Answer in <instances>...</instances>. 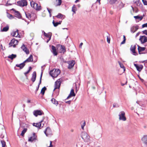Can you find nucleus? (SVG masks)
<instances>
[{"label":"nucleus","instance_id":"f257e3e1","mask_svg":"<svg viewBox=\"0 0 147 147\" xmlns=\"http://www.w3.org/2000/svg\"><path fill=\"white\" fill-rule=\"evenodd\" d=\"M60 73V71L59 69H54L50 71L49 74L53 78H56Z\"/></svg>","mask_w":147,"mask_h":147},{"label":"nucleus","instance_id":"f03ea898","mask_svg":"<svg viewBox=\"0 0 147 147\" xmlns=\"http://www.w3.org/2000/svg\"><path fill=\"white\" fill-rule=\"evenodd\" d=\"M81 136L84 142H88L90 141V137L87 133L82 132L81 134Z\"/></svg>","mask_w":147,"mask_h":147},{"label":"nucleus","instance_id":"7ed1b4c3","mask_svg":"<svg viewBox=\"0 0 147 147\" xmlns=\"http://www.w3.org/2000/svg\"><path fill=\"white\" fill-rule=\"evenodd\" d=\"M30 4L31 7L36 11H40L41 9V6H38V4L34 2L33 1L30 2Z\"/></svg>","mask_w":147,"mask_h":147},{"label":"nucleus","instance_id":"20e7f679","mask_svg":"<svg viewBox=\"0 0 147 147\" xmlns=\"http://www.w3.org/2000/svg\"><path fill=\"white\" fill-rule=\"evenodd\" d=\"M17 5L21 6L24 7L27 5V2L26 0H22L17 2Z\"/></svg>","mask_w":147,"mask_h":147},{"label":"nucleus","instance_id":"39448f33","mask_svg":"<svg viewBox=\"0 0 147 147\" xmlns=\"http://www.w3.org/2000/svg\"><path fill=\"white\" fill-rule=\"evenodd\" d=\"M125 113L124 111H122L120 112L119 116V120L125 121L126 119L125 116Z\"/></svg>","mask_w":147,"mask_h":147},{"label":"nucleus","instance_id":"423d86ee","mask_svg":"<svg viewBox=\"0 0 147 147\" xmlns=\"http://www.w3.org/2000/svg\"><path fill=\"white\" fill-rule=\"evenodd\" d=\"M44 133L47 136L52 135V132L51 128L49 127H47L44 131Z\"/></svg>","mask_w":147,"mask_h":147},{"label":"nucleus","instance_id":"0eeeda50","mask_svg":"<svg viewBox=\"0 0 147 147\" xmlns=\"http://www.w3.org/2000/svg\"><path fill=\"white\" fill-rule=\"evenodd\" d=\"M60 80L61 79H59L55 82V88L53 90V91H54L56 89H59L60 88L61 83Z\"/></svg>","mask_w":147,"mask_h":147},{"label":"nucleus","instance_id":"6e6552de","mask_svg":"<svg viewBox=\"0 0 147 147\" xmlns=\"http://www.w3.org/2000/svg\"><path fill=\"white\" fill-rule=\"evenodd\" d=\"M37 140V136L36 135L35 133H33L32 136L29 138L28 141L29 142H32L33 141L35 142Z\"/></svg>","mask_w":147,"mask_h":147},{"label":"nucleus","instance_id":"1a4fd4ad","mask_svg":"<svg viewBox=\"0 0 147 147\" xmlns=\"http://www.w3.org/2000/svg\"><path fill=\"white\" fill-rule=\"evenodd\" d=\"M139 40L142 44L144 43L147 42V37L145 35L141 36H140Z\"/></svg>","mask_w":147,"mask_h":147},{"label":"nucleus","instance_id":"9d476101","mask_svg":"<svg viewBox=\"0 0 147 147\" xmlns=\"http://www.w3.org/2000/svg\"><path fill=\"white\" fill-rule=\"evenodd\" d=\"M11 10L14 12V14L16 15V17L19 19L22 18V16L21 15L19 11L16 10L14 8H12Z\"/></svg>","mask_w":147,"mask_h":147},{"label":"nucleus","instance_id":"9b49d317","mask_svg":"<svg viewBox=\"0 0 147 147\" xmlns=\"http://www.w3.org/2000/svg\"><path fill=\"white\" fill-rule=\"evenodd\" d=\"M68 64L67 68L69 69H71L74 67V60L70 61H68L67 62H65Z\"/></svg>","mask_w":147,"mask_h":147},{"label":"nucleus","instance_id":"f8f14e48","mask_svg":"<svg viewBox=\"0 0 147 147\" xmlns=\"http://www.w3.org/2000/svg\"><path fill=\"white\" fill-rule=\"evenodd\" d=\"M138 47V52L139 54H145V53H142L141 52L142 51H144L146 49V48L145 47H141L139 46L138 45H137Z\"/></svg>","mask_w":147,"mask_h":147},{"label":"nucleus","instance_id":"ddd939ff","mask_svg":"<svg viewBox=\"0 0 147 147\" xmlns=\"http://www.w3.org/2000/svg\"><path fill=\"white\" fill-rule=\"evenodd\" d=\"M42 113H43L42 111L40 110H36L33 112L34 115L36 117H37L38 115H41Z\"/></svg>","mask_w":147,"mask_h":147},{"label":"nucleus","instance_id":"4468645a","mask_svg":"<svg viewBox=\"0 0 147 147\" xmlns=\"http://www.w3.org/2000/svg\"><path fill=\"white\" fill-rule=\"evenodd\" d=\"M136 45H135L134 46L131 45L130 48V51L132 52L133 54L135 55H138V53L136 52Z\"/></svg>","mask_w":147,"mask_h":147},{"label":"nucleus","instance_id":"2eb2a0df","mask_svg":"<svg viewBox=\"0 0 147 147\" xmlns=\"http://www.w3.org/2000/svg\"><path fill=\"white\" fill-rule=\"evenodd\" d=\"M138 27L139 26L138 25L135 26H132L130 29L131 32L133 33H134L138 29Z\"/></svg>","mask_w":147,"mask_h":147},{"label":"nucleus","instance_id":"dca6fc26","mask_svg":"<svg viewBox=\"0 0 147 147\" xmlns=\"http://www.w3.org/2000/svg\"><path fill=\"white\" fill-rule=\"evenodd\" d=\"M43 121V120L41 121L40 122L38 123H34L33 124V126L38 128L39 129H40V127L41 126L42 123Z\"/></svg>","mask_w":147,"mask_h":147},{"label":"nucleus","instance_id":"f3484780","mask_svg":"<svg viewBox=\"0 0 147 147\" xmlns=\"http://www.w3.org/2000/svg\"><path fill=\"white\" fill-rule=\"evenodd\" d=\"M21 48L22 50L24 51L26 54H28L29 53V52L28 50L27 49V47L25 46V45L23 44V45L21 47Z\"/></svg>","mask_w":147,"mask_h":147},{"label":"nucleus","instance_id":"a211bd4d","mask_svg":"<svg viewBox=\"0 0 147 147\" xmlns=\"http://www.w3.org/2000/svg\"><path fill=\"white\" fill-rule=\"evenodd\" d=\"M36 76V72L35 71H34L32 73V77L31 79V80L33 82H34L35 81Z\"/></svg>","mask_w":147,"mask_h":147},{"label":"nucleus","instance_id":"6ab92c4d","mask_svg":"<svg viewBox=\"0 0 147 147\" xmlns=\"http://www.w3.org/2000/svg\"><path fill=\"white\" fill-rule=\"evenodd\" d=\"M18 30H17L16 31L13 32L12 34H11V35L13 36L20 38V36L18 33Z\"/></svg>","mask_w":147,"mask_h":147},{"label":"nucleus","instance_id":"aec40b11","mask_svg":"<svg viewBox=\"0 0 147 147\" xmlns=\"http://www.w3.org/2000/svg\"><path fill=\"white\" fill-rule=\"evenodd\" d=\"M51 49L52 50V52L54 55L56 56L58 54V53L57 52L55 47L53 46L52 45L51 46Z\"/></svg>","mask_w":147,"mask_h":147},{"label":"nucleus","instance_id":"412c9836","mask_svg":"<svg viewBox=\"0 0 147 147\" xmlns=\"http://www.w3.org/2000/svg\"><path fill=\"white\" fill-rule=\"evenodd\" d=\"M141 140L143 143L147 146V135H144Z\"/></svg>","mask_w":147,"mask_h":147},{"label":"nucleus","instance_id":"4be33fe9","mask_svg":"<svg viewBox=\"0 0 147 147\" xmlns=\"http://www.w3.org/2000/svg\"><path fill=\"white\" fill-rule=\"evenodd\" d=\"M58 18H59L62 19H64L65 16L64 15L62 14L61 13H59L58 14L55 16Z\"/></svg>","mask_w":147,"mask_h":147},{"label":"nucleus","instance_id":"5701e85b","mask_svg":"<svg viewBox=\"0 0 147 147\" xmlns=\"http://www.w3.org/2000/svg\"><path fill=\"white\" fill-rule=\"evenodd\" d=\"M26 16V18L32 21V14L29 13H27L25 12Z\"/></svg>","mask_w":147,"mask_h":147},{"label":"nucleus","instance_id":"b1692460","mask_svg":"<svg viewBox=\"0 0 147 147\" xmlns=\"http://www.w3.org/2000/svg\"><path fill=\"white\" fill-rule=\"evenodd\" d=\"M66 51L65 47L63 45H61L60 53H64Z\"/></svg>","mask_w":147,"mask_h":147},{"label":"nucleus","instance_id":"393cba45","mask_svg":"<svg viewBox=\"0 0 147 147\" xmlns=\"http://www.w3.org/2000/svg\"><path fill=\"white\" fill-rule=\"evenodd\" d=\"M134 3H135L137 6L142 7V5L140 1V0H136V1H134Z\"/></svg>","mask_w":147,"mask_h":147},{"label":"nucleus","instance_id":"a878e982","mask_svg":"<svg viewBox=\"0 0 147 147\" xmlns=\"http://www.w3.org/2000/svg\"><path fill=\"white\" fill-rule=\"evenodd\" d=\"M80 82L79 81V82H77L75 83V91L76 93L77 92L78 90L79 89V86L80 85Z\"/></svg>","mask_w":147,"mask_h":147},{"label":"nucleus","instance_id":"bb28decb","mask_svg":"<svg viewBox=\"0 0 147 147\" xmlns=\"http://www.w3.org/2000/svg\"><path fill=\"white\" fill-rule=\"evenodd\" d=\"M74 96V89H72L71 90L69 96L67 97L66 99H68L69 98L72 96Z\"/></svg>","mask_w":147,"mask_h":147},{"label":"nucleus","instance_id":"cd10ccee","mask_svg":"<svg viewBox=\"0 0 147 147\" xmlns=\"http://www.w3.org/2000/svg\"><path fill=\"white\" fill-rule=\"evenodd\" d=\"M16 66L19 67L20 69H22L24 67V63H22L20 64H16Z\"/></svg>","mask_w":147,"mask_h":147},{"label":"nucleus","instance_id":"c85d7f7f","mask_svg":"<svg viewBox=\"0 0 147 147\" xmlns=\"http://www.w3.org/2000/svg\"><path fill=\"white\" fill-rule=\"evenodd\" d=\"M17 57V55L16 54H12L11 55H9L8 56V58L12 60L16 58Z\"/></svg>","mask_w":147,"mask_h":147},{"label":"nucleus","instance_id":"c756f323","mask_svg":"<svg viewBox=\"0 0 147 147\" xmlns=\"http://www.w3.org/2000/svg\"><path fill=\"white\" fill-rule=\"evenodd\" d=\"M52 35V33L51 32H49L47 34V36H46V37L49 38L48 40H47V43L49 41L51 40Z\"/></svg>","mask_w":147,"mask_h":147},{"label":"nucleus","instance_id":"7c9ffc66","mask_svg":"<svg viewBox=\"0 0 147 147\" xmlns=\"http://www.w3.org/2000/svg\"><path fill=\"white\" fill-rule=\"evenodd\" d=\"M26 60L27 62H32L33 61L32 55H30L29 57Z\"/></svg>","mask_w":147,"mask_h":147},{"label":"nucleus","instance_id":"2f4dec72","mask_svg":"<svg viewBox=\"0 0 147 147\" xmlns=\"http://www.w3.org/2000/svg\"><path fill=\"white\" fill-rule=\"evenodd\" d=\"M143 66L142 65H138L136 69L137 70L139 71H140L143 68Z\"/></svg>","mask_w":147,"mask_h":147},{"label":"nucleus","instance_id":"473e14b6","mask_svg":"<svg viewBox=\"0 0 147 147\" xmlns=\"http://www.w3.org/2000/svg\"><path fill=\"white\" fill-rule=\"evenodd\" d=\"M51 101L53 103L56 105L57 106L58 105V102L54 98H52Z\"/></svg>","mask_w":147,"mask_h":147},{"label":"nucleus","instance_id":"72a5a7b5","mask_svg":"<svg viewBox=\"0 0 147 147\" xmlns=\"http://www.w3.org/2000/svg\"><path fill=\"white\" fill-rule=\"evenodd\" d=\"M46 90V87L44 86L40 92V93H41L42 95H43L44 94L45 91Z\"/></svg>","mask_w":147,"mask_h":147},{"label":"nucleus","instance_id":"f704fd0d","mask_svg":"<svg viewBox=\"0 0 147 147\" xmlns=\"http://www.w3.org/2000/svg\"><path fill=\"white\" fill-rule=\"evenodd\" d=\"M29 69L28 70V71H27V72L24 73V74L25 76L27 78H28L27 74H28L29 73L30 71L32 69V67L31 66L29 67Z\"/></svg>","mask_w":147,"mask_h":147},{"label":"nucleus","instance_id":"c9c22d12","mask_svg":"<svg viewBox=\"0 0 147 147\" xmlns=\"http://www.w3.org/2000/svg\"><path fill=\"white\" fill-rule=\"evenodd\" d=\"M9 29V26L8 25L4 27L3 29L1 30L2 32H6Z\"/></svg>","mask_w":147,"mask_h":147},{"label":"nucleus","instance_id":"e433bc0d","mask_svg":"<svg viewBox=\"0 0 147 147\" xmlns=\"http://www.w3.org/2000/svg\"><path fill=\"white\" fill-rule=\"evenodd\" d=\"M118 62L119 65H120V67L121 68L123 69V71H125V69L123 65L120 61H118Z\"/></svg>","mask_w":147,"mask_h":147},{"label":"nucleus","instance_id":"4c0bfd02","mask_svg":"<svg viewBox=\"0 0 147 147\" xmlns=\"http://www.w3.org/2000/svg\"><path fill=\"white\" fill-rule=\"evenodd\" d=\"M27 129L26 128H24L23 131H22V133L21 134V135L22 136H24L25 133L27 131Z\"/></svg>","mask_w":147,"mask_h":147},{"label":"nucleus","instance_id":"58836bf2","mask_svg":"<svg viewBox=\"0 0 147 147\" xmlns=\"http://www.w3.org/2000/svg\"><path fill=\"white\" fill-rule=\"evenodd\" d=\"M42 74H43V71H42V72L41 73L40 76V78L39 82V83H38V87H39L40 85L41 84V80H42Z\"/></svg>","mask_w":147,"mask_h":147},{"label":"nucleus","instance_id":"ea45409f","mask_svg":"<svg viewBox=\"0 0 147 147\" xmlns=\"http://www.w3.org/2000/svg\"><path fill=\"white\" fill-rule=\"evenodd\" d=\"M134 18L136 19H140V20H141L143 19V17L142 16H134Z\"/></svg>","mask_w":147,"mask_h":147},{"label":"nucleus","instance_id":"a19ab883","mask_svg":"<svg viewBox=\"0 0 147 147\" xmlns=\"http://www.w3.org/2000/svg\"><path fill=\"white\" fill-rule=\"evenodd\" d=\"M36 18V15L35 14L33 13L32 15V21H34Z\"/></svg>","mask_w":147,"mask_h":147},{"label":"nucleus","instance_id":"79ce46f5","mask_svg":"<svg viewBox=\"0 0 147 147\" xmlns=\"http://www.w3.org/2000/svg\"><path fill=\"white\" fill-rule=\"evenodd\" d=\"M7 17L10 19H12L14 18V17L13 16L9 13H8L7 15Z\"/></svg>","mask_w":147,"mask_h":147},{"label":"nucleus","instance_id":"37998d69","mask_svg":"<svg viewBox=\"0 0 147 147\" xmlns=\"http://www.w3.org/2000/svg\"><path fill=\"white\" fill-rule=\"evenodd\" d=\"M52 23L54 27H57L59 25L58 22H55L54 20H53Z\"/></svg>","mask_w":147,"mask_h":147},{"label":"nucleus","instance_id":"c03bdc74","mask_svg":"<svg viewBox=\"0 0 147 147\" xmlns=\"http://www.w3.org/2000/svg\"><path fill=\"white\" fill-rule=\"evenodd\" d=\"M125 40H126L125 36V35H123V40L121 42V45H122V44H125Z\"/></svg>","mask_w":147,"mask_h":147},{"label":"nucleus","instance_id":"a18cd8bd","mask_svg":"<svg viewBox=\"0 0 147 147\" xmlns=\"http://www.w3.org/2000/svg\"><path fill=\"white\" fill-rule=\"evenodd\" d=\"M117 1V0H110L109 2L110 4H113L115 3Z\"/></svg>","mask_w":147,"mask_h":147},{"label":"nucleus","instance_id":"49530a36","mask_svg":"<svg viewBox=\"0 0 147 147\" xmlns=\"http://www.w3.org/2000/svg\"><path fill=\"white\" fill-rule=\"evenodd\" d=\"M1 142L2 145V146L5 147V146H6V143L3 140H1Z\"/></svg>","mask_w":147,"mask_h":147},{"label":"nucleus","instance_id":"de8ad7c7","mask_svg":"<svg viewBox=\"0 0 147 147\" xmlns=\"http://www.w3.org/2000/svg\"><path fill=\"white\" fill-rule=\"evenodd\" d=\"M119 107V105L117 103H115L113 104V108L118 107Z\"/></svg>","mask_w":147,"mask_h":147},{"label":"nucleus","instance_id":"09e8293b","mask_svg":"<svg viewBox=\"0 0 147 147\" xmlns=\"http://www.w3.org/2000/svg\"><path fill=\"white\" fill-rule=\"evenodd\" d=\"M124 4H123L122 2H121L119 5V7L120 9H121L124 7Z\"/></svg>","mask_w":147,"mask_h":147},{"label":"nucleus","instance_id":"8fccbe9b","mask_svg":"<svg viewBox=\"0 0 147 147\" xmlns=\"http://www.w3.org/2000/svg\"><path fill=\"white\" fill-rule=\"evenodd\" d=\"M58 0V3L56 5L57 6H59L61 5V3H62V0Z\"/></svg>","mask_w":147,"mask_h":147},{"label":"nucleus","instance_id":"3c124183","mask_svg":"<svg viewBox=\"0 0 147 147\" xmlns=\"http://www.w3.org/2000/svg\"><path fill=\"white\" fill-rule=\"evenodd\" d=\"M85 125H86V122H85V121H84V122L83 123L82 125V126H81V128L82 129H83V130L84 129V126Z\"/></svg>","mask_w":147,"mask_h":147},{"label":"nucleus","instance_id":"603ef678","mask_svg":"<svg viewBox=\"0 0 147 147\" xmlns=\"http://www.w3.org/2000/svg\"><path fill=\"white\" fill-rule=\"evenodd\" d=\"M142 1L144 5H147V1L146 0H142Z\"/></svg>","mask_w":147,"mask_h":147},{"label":"nucleus","instance_id":"864d4df0","mask_svg":"<svg viewBox=\"0 0 147 147\" xmlns=\"http://www.w3.org/2000/svg\"><path fill=\"white\" fill-rule=\"evenodd\" d=\"M16 41V40L14 38H13L11 40V41L12 43L13 44H14L15 43Z\"/></svg>","mask_w":147,"mask_h":147},{"label":"nucleus","instance_id":"5fc2aeb1","mask_svg":"<svg viewBox=\"0 0 147 147\" xmlns=\"http://www.w3.org/2000/svg\"><path fill=\"white\" fill-rule=\"evenodd\" d=\"M142 32L144 34L147 35V30H145L142 31Z\"/></svg>","mask_w":147,"mask_h":147},{"label":"nucleus","instance_id":"6e6d98bb","mask_svg":"<svg viewBox=\"0 0 147 147\" xmlns=\"http://www.w3.org/2000/svg\"><path fill=\"white\" fill-rule=\"evenodd\" d=\"M47 9L49 13L50 14V13H51L52 9L49 8H47Z\"/></svg>","mask_w":147,"mask_h":147},{"label":"nucleus","instance_id":"4d7b16f0","mask_svg":"<svg viewBox=\"0 0 147 147\" xmlns=\"http://www.w3.org/2000/svg\"><path fill=\"white\" fill-rule=\"evenodd\" d=\"M107 42L108 43H110V39L109 38L108 36H107Z\"/></svg>","mask_w":147,"mask_h":147},{"label":"nucleus","instance_id":"13d9d810","mask_svg":"<svg viewBox=\"0 0 147 147\" xmlns=\"http://www.w3.org/2000/svg\"><path fill=\"white\" fill-rule=\"evenodd\" d=\"M145 27H147V23L144 24L142 25V28H143Z\"/></svg>","mask_w":147,"mask_h":147},{"label":"nucleus","instance_id":"bf43d9fd","mask_svg":"<svg viewBox=\"0 0 147 147\" xmlns=\"http://www.w3.org/2000/svg\"><path fill=\"white\" fill-rule=\"evenodd\" d=\"M50 146L48 147H53V145L52 144V142L51 141H50Z\"/></svg>","mask_w":147,"mask_h":147},{"label":"nucleus","instance_id":"052dcab7","mask_svg":"<svg viewBox=\"0 0 147 147\" xmlns=\"http://www.w3.org/2000/svg\"><path fill=\"white\" fill-rule=\"evenodd\" d=\"M71 100H69L68 101H66L65 102L66 103L68 104H70L71 102Z\"/></svg>","mask_w":147,"mask_h":147},{"label":"nucleus","instance_id":"680f3d73","mask_svg":"<svg viewBox=\"0 0 147 147\" xmlns=\"http://www.w3.org/2000/svg\"><path fill=\"white\" fill-rule=\"evenodd\" d=\"M77 10V9L76 7L75 6V5H74V14L76 13V11Z\"/></svg>","mask_w":147,"mask_h":147},{"label":"nucleus","instance_id":"e2e57ef3","mask_svg":"<svg viewBox=\"0 0 147 147\" xmlns=\"http://www.w3.org/2000/svg\"><path fill=\"white\" fill-rule=\"evenodd\" d=\"M138 78H139L141 80V81L142 82H143L144 81V80L141 78L140 76H139V75H138Z\"/></svg>","mask_w":147,"mask_h":147},{"label":"nucleus","instance_id":"0e129e2a","mask_svg":"<svg viewBox=\"0 0 147 147\" xmlns=\"http://www.w3.org/2000/svg\"><path fill=\"white\" fill-rule=\"evenodd\" d=\"M39 87H38V86L36 88V89L35 91V93L36 94V92H37V91L38 90Z\"/></svg>","mask_w":147,"mask_h":147},{"label":"nucleus","instance_id":"69168bd1","mask_svg":"<svg viewBox=\"0 0 147 147\" xmlns=\"http://www.w3.org/2000/svg\"><path fill=\"white\" fill-rule=\"evenodd\" d=\"M62 61L64 63H66V62H67L68 61H66L63 58L62 59Z\"/></svg>","mask_w":147,"mask_h":147},{"label":"nucleus","instance_id":"338daca9","mask_svg":"<svg viewBox=\"0 0 147 147\" xmlns=\"http://www.w3.org/2000/svg\"><path fill=\"white\" fill-rule=\"evenodd\" d=\"M13 43L10 41V42L9 43V47H11L13 46Z\"/></svg>","mask_w":147,"mask_h":147},{"label":"nucleus","instance_id":"774afa93","mask_svg":"<svg viewBox=\"0 0 147 147\" xmlns=\"http://www.w3.org/2000/svg\"><path fill=\"white\" fill-rule=\"evenodd\" d=\"M127 83V81L125 84H123V83H121V85L122 86H123L125 85Z\"/></svg>","mask_w":147,"mask_h":147}]
</instances>
